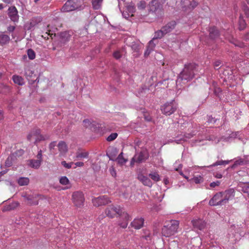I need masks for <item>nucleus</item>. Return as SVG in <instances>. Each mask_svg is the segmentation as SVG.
I'll use <instances>...</instances> for the list:
<instances>
[{"instance_id":"1","label":"nucleus","mask_w":249,"mask_h":249,"mask_svg":"<svg viewBox=\"0 0 249 249\" xmlns=\"http://www.w3.org/2000/svg\"><path fill=\"white\" fill-rule=\"evenodd\" d=\"M196 65L194 64L185 65L178 75L176 81L177 85L182 86L193 79L196 71Z\"/></svg>"},{"instance_id":"2","label":"nucleus","mask_w":249,"mask_h":249,"mask_svg":"<svg viewBox=\"0 0 249 249\" xmlns=\"http://www.w3.org/2000/svg\"><path fill=\"white\" fill-rule=\"evenodd\" d=\"M179 226V221L176 220H171L166 221L162 229V235L169 237L174 235L178 231Z\"/></svg>"},{"instance_id":"3","label":"nucleus","mask_w":249,"mask_h":249,"mask_svg":"<svg viewBox=\"0 0 249 249\" xmlns=\"http://www.w3.org/2000/svg\"><path fill=\"white\" fill-rule=\"evenodd\" d=\"M47 139H48V137L42 135L41 130L37 127L34 128L27 135L28 140L30 142L34 141L35 144Z\"/></svg>"},{"instance_id":"4","label":"nucleus","mask_w":249,"mask_h":249,"mask_svg":"<svg viewBox=\"0 0 249 249\" xmlns=\"http://www.w3.org/2000/svg\"><path fill=\"white\" fill-rule=\"evenodd\" d=\"M85 200L84 195L82 192L75 191L72 193L71 201L76 208H82L84 205Z\"/></svg>"},{"instance_id":"5","label":"nucleus","mask_w":249,"mask_h":249,"mask_svg":"<svg viewBox=\"0 0 249 249\" xmlns=\"http://www.w3.org/2000/svg\"><path fill=\"white\" fill-rule=\"evenodd\" d=\"M178 108V105L174 100L169 102H166L161 106V111L162 113L166 115L170 116L174 113Z\"/></svg>"},{"instance_id":"6","label":"nucleus","mask_w":249,"mask_h":249,"mask_svg":"<svg viewBox=\"0 0 249 249\" xmlns=\"http://www.w3.org/2000/svg\"><path fill=\"white\" fill-rule=\"evenodd\" d=\"M22 196L25 199L27 204L29 205H36L38 204L39 196L37 194H28L25 193Z\"/></svg>"},{"instance_id":"7","label":"nucleus","mask_w":249,"mask_h":249,"mask_svg":"<svg viewBox=\"0 0 249 249\" xmlns=\"http://www.w3.org/2000/svg\"><path fill=\"white\" fill-rule=\"evenodd\" d=\"M122 210L119 207H115L113 205H110L105 210L106 215L110 218L115 217L117 214L120 215L122 214Z\"/></svg>"},{"instance_id":"8","label":"nucleus","mask_w":249,"mask_h":249,"mask_svg":"<svg viewBox=\"0 0 249 249\" xmlns=\"http://www.w3.org/2000/svg\"><path fill=\"white\" fill-rule=\"evenodd\" d=\"M111 201L106 196L95 197L92 199V202L93 205L96 207L105 205L108 204Z\"/></svg>"},{"instance_id":"9","label":"nucleus","mask_w":249,"mask_h":249,"mask_svg":"<svg viewBox=\"0 0 249 249\" xmlns=\"http://www.w3.org/2000/svg\"><path fill=\"white\" fill-rule=\"evenodd\" d=\"M77 0H68L62 8V11L68 12L74 10L77 8Z\"/></svg>"},{"instance_id":"10","label":"nucleus","mask_w":249,"mask_h":249,"mask_svg":"<svg viewBox=\"0 0 249 249\" xmlns=\"http://www.w3.org/2000/svg\"><path fill=\"white\" fill-rule=\"evenodd\" d=\"M209 204L211 206H217L224 205L222 199V195L221 192L216 194L209 201Z\"/></svg>"},{"instance_id":"11","label":"nucleus","mask_w":249,"mask_h":249,"mask_svg":"<svg viewBox=\"0 0 249 249\" xmlns=\"http://www.w3.org/2000/svg\"><path fill=\"white\" fill-rule=\"evenodd\" d=\"M222 195V199L224 204L227 203L229 200L232 199L234 197V191L231 189L221 192Z\"/></svg>"},{"instance_id":"12","label":"nucleus","mask_w":249,"mask_h":249,"mask_svg":"<svg viewBox=\"0 0 249 249\" xmlns=\"http://www.w3.org/2000/svg\"><path fill=\"white\" fill-rule=\"evenodd\" d=\"M8 15L12 21L14 22H18L19 18L18 12L15 6H11L8 8Z\"/></svg>"},{"instance_id":"13","label":"nucleus","mask_w":249,"mask_h":249,"mask_svg":"<svg viewBox=\"0 0 249 249\" xmlns=\"http://www.w3.org/2000/svg\"><path fill=\"white\" fill-rule=\"evenodd\" d=\"M120 216L123 221H120L119 225L121 228L125 229L128 225V221L131 219L130 216L125 212H122Z\"/></svg>"},{"instance_id":"14","label":"nucleus","mask_w":249,"mask_h":249,"mask_svg":"<svg viewBox=\"0 0 249 249\" xmlns=\"http://www.w3.org/2000/svg\"><path fill=\"white\" fill-rule=\"evenodd\" d=\"M138 179L144 186L151 188L153 185L151 180L147 177L144 176L142 174L138 175Z\"/></svg>"},{"instance_id":"15","label":"nucleus","mask_w":249,"mask_h":249,"mask_svg":"<svg viewBox=\"0 0 249 249\" xmlns=\"http://www.w3.org/2000/svg\"><path fill=\"white\" fill-rule=\"evenodd\" d=\"M144 219L142 218H136L131 223V226L135 229H140L143 227Z\"/></svg>"},{"instance_id":"16","label":"nucleus","mask_w":249,"mask_h":249,"mask_svg":"<svg viewBox=\"0 0 249 249\" xmlns=\"http://www.w3.org/2000/svg\"><path fill=\"white\" fill-rule=\"evenodd\" d=\"M192 223L195 228H197L200 230L204 229L206 226L205 222L200 219L193 220L192 221Z\"/></svg>"},{"instance_id":"17","label":"nucleus","mask_w":249,"mask_h":249,"mask_svg":"<svg viewBox=\"0 0 249 249\" xmlns=\"http://www.w3.org/2000/svg\"><path fill=\"white\" fill-rule=\"evenodd\" d=\"M176 25V22L175 21H172L168 23L165 26L162 28L165 34L172 31Z\"/></svg>"},{"instance_id":"18","label":"nucleus","mask_w":249,"mask_h":249,"mask_svg":"<svg viewBox=\"0 0 249 249\" xmlns=\"http://www.w3.org/2000/svg\"><path fill=\"white\" fill-rule=\"evenodd\" d=\"M146 159L145 152H141L139 153L135 154L132 160L136 162H141Z\"/></svg>"},{"instance_id":"19","label":"nucleus","mask_w":249,"mask_h":249,"mask_svg":"<svg viewBox=\"0 0 249 249\" xmlns=\"http://www.w3.org/2000/svg\"><path fill=\"white\" fill-rule=\"evenodd\" d=\"M58 147L59 151L60 152V154L62 155H64L68 151V146L65 142L63 141H60L58 143Z\"/></svg>"},{"instance_id":"20","label":"nucleus","mask_w":249,"mask_h":249,"mask_svg":"<svg viewBox=\"0 0 249 249\" xmlns=\"http://www.w3.org/2000/svg\"><path fill=\"white\" fill-rule=\"evenodd\" d=\"M89 153L87 151H81L78 150L75 155L76 160H81L83 159H87L89 157Z\"/></svg>"},{"instance_id":"21","label":"nucleus","mask_w":249,"mask_h":249,"mask_svg":"<svg viewBox=\"0 0 249 249\" xmlns=\"http://www.w3.org/2000/svg\"><path fill=\"white\" fill-rule=\"evenodd\" d=\"M19 206V203L18 202H13L9 205L4 206L2 209V212H7L13 210Z\"/></svg>"},{"instance_id":"22","label":"nucleus","mask_w":249,"mask_h":249,"mask_svg":"<svg viewBox=\"0 0 249 249\" xmlns=\"http://www.w3.org/2000/svg\"><path fill=\"white\" fill-rule=\"evenodd\" d=\"M209 32L210 37L212 39H215L216 37H217L219 35L218 30L214 26L211 27L210 28Z\"/></svg>"},{"instance_id":"23","label":"nucleus","mask_w":249,"mask_h":249,"mask_svg":"<svg viewBox=\"0 0 249 249\" xmlns=\"http://www.w3.org/2000/svg\"><path fill=\"white\" fill-rule=\"evenodd\" d=\"M42 162L41 160H29V165L33 168L38 169Z\"/></svg>"},{"instance_id":"24","label":"nucleus","mask_w":249,"mask_h":249,"mask_svg":"<svg viewBox=\"0 0 249 249\" xmlns=\"http://www.w3.org/2000/svg\"><path fill=\"white\" fill-rule=\"evenodd\" d=\"M12 79L14 82L18 85L22 86L24 84V79L20 76L14 75L13 76Z\"/></svg>"},{"instance_id":"25","label":"nucleus","mask_w":249,"mask_h":249,"mask_svg":"<svg viewBox=\"0 0 249 249\" xmlns=\"http://www.w3.org/2000/svg\"><path fill=\"white\" fill-rule=\"evenodd\" d=\"M154 40L155 39L153 38L149 42L148 45L147 47L146 51L145 52V55H149L150 52L154 49L155 46V44L154 43Z\"/></svg>"},{"instance_id":"26","label":"nucleus","mask_w":249,"mask_h":249,"mask_svg":"<svg viewBox=\"0 0 249 249\" xmlns=\"http://www.w3.org/2000/svg\"><path fill=\"white\" fill-rule=\"evenodd\" d=\"M16 158V157L14 154L9 156L5 161V166L7 167H10L12 166Z\"/></svg>"},{"instance_id":"27","label":"nucleus","mask_w":249,"mask_h":249,"mask_svg":"<svg viewBox=\"0 0 249 249\" xmlns=\"http://www.w3.org/2000/svg\"><path fill=\"white\" fill-rule=\"evenodd\" d=\"M10 40L9 36L3 33L0 34V44H4L8 43Z\"/></svg>"},{"instance_id":"28","label":"nucleus","mask_w":249,"mask_h":249,"mask_svg":"<svg viewBox=\"0 0 249 249\" xmlns=\"http://www.w3.org/2000/svg\"><path fill=\"white\" fill-rule=\"evenodd\" d=\"M103 0H92V7L95 10L100 9Z\"/></svg>"},{"instance_id":"29","label":"nucleus","mask_w":249,"mask_h":249,"mask_svg":"<svg viewBox=\"0 0 249 249\" xmlns=\"http://www.w3.org/2000/svg\"><path fill=\"white\" fill-rule=\"evenodd\" d=\"M149 177L155 182H158L160 180V175L156 172L150 173Z\"/></svg>"},{"instance_id":"30","label":"nucleus","mask_w":249,"mask_h":249,"mask_svg":"<svg viewBox=\"0 0 249 249\" xmlns=\"http://www.w3.org/2000/svg\"><path fill=\"white\" fill-rule=\"evenodd\" d=\"M29 182V179L28 178L21 177L18 180V183L20 186L27 185Z\"/></svg>"},{"instance_id":"31","label":"nucleus","mask_w":249,"mask_h":249,"mask_svg":"<svg viewBox=\"0 0 249 249\" xmlns=\"http://www.w3.org/2000/svg\"><path fill=\"white\" fill-rule=\"evenodd\" d=\"M165 35V33L163 32L162 29L161 28V30H159L155 32V36L153 37V39L155 40L156 39L161 38Z\"/></svg>"},{"instance_id":"32","label":"nucleus","mask_w":249,"mask_h":249,"mask_svg":"<svg viewBox=\"0 0 249 249\" xmlns=\"http://www.w3.org/2000/svg\"><path fill=\"white\" fill-rule=\"evenodd\" d=\"M10 88L9 86L2 83H0V93H5L9 92Z\"/></svg>"},{"instance_id":"33","label":"nucleus","mask_w":249,"mask_h":249,"mask_svg":"<svg viewBox=\"0 0 249 249\" xmlns=\"http://www.w3.org/2000/svg\"><path fill=\"white\" fill-rule=\"evenodd\" d=\"M117 160L118 162L120 164H124L127 161V160L125 159L123 157V153L121 152L118 156Z\"/></svg>"},{"instance_id":"34","label":"nucleus","mask_w":249,"mask_h":249,"mask_svg":"<svg viewBox=\"0 0 249 249\" xmlns=\"http://www.w3.org/2000/svg\"><path fill=\"white\" fill-rule=\"evenodd\" d=\"M246 26V23L245 20L242 18L241 16L240 17L239 20V29L240 30H244Z\"/></svg>"},{"instance_id":"35","label":"nucleus","mask_w":249,"mask_h":249,"mask_svg":"<svg viewBox=\"0 0 249 249\" xmlns=\"http://www.w3.org/2000/svg\"><path fill=\"white\" fill-rule=\"evenodd\" d=\"M28 56L31 60H33L36 57V53L34 51L31 49H28L27 52Z\"/></svg>"},{"instance_id":"36","label":"nucleus","mask_w":249,"mask_h":249,"mask_svg":"<svg viewBox=\"0 0 249 249\" xmlns=\"http://www.w3.org/2000/svg\"><path fill=\"white\" fill-rule=\"evenodd\" d=\"M59 182L60 184L64 185H68L70 183L69 179L66 176L62 177L60 178Z\"/></svg>"},{"instance_id":"37","label":"nucleus","mask_w":249,"mask_h":249,"mask_svg":"<svg viewBox=\"0 0 249 249\" xmlns=\"http://www.w3.org/2000/svg\"><path fill=\"white\" fill-rule=\"evenodd\" d=\"M230 162L229 160H219L217 161L215 163H214L212 166H216L218 165H226L228 164Z\"/></svg>"},{"instance_id":"38","label":"nucleus","mask_w":249,"mask_h":249,"mask_svg":"<svg viewBox=\"0 0 249 249\" xmlns=\"http://www.w3.org/2000/svg\"><path fill=\"white\" fill-rule=\"evenodd\" d=\"M118 136V134L117 133H111L109 136H108L107 138V141L108 142H111L114 140Z\"/></svg>"},{"instance_id":"39","label":"nucleus","mask_w":249,"mask_h":249,"mask_svg":"<svg viewBox=\"0 0 249 249\" xmlns=\"http://www.w3.org/2000/svg\"><path fill=\"white\" fill-rule=\"evenodd\" d=\"M244 163V160L242 159H238L235 161L234 164L232 165V167H235L238 165H243Z\"/></svg>"},{"instance_id":"40","label":"nucleus","mask_w":249,"mask_h":249,"mask_svg":"<svg viewBox=\"0 0 249 249\" xmlns=\"http://www.w3.org/2000/svg\"><path fill=\"white\" fill-rule=\"evenodd\" d=\"M183 4H186L185 5H184V7H186L187 6H188L189 4L190 7H191L193 8H194L197 5L198 3L196 1L193 0L192 2L189 1L188 3L186 2V3H183Z\"/></svg>"},{"instance_id":"41","label":"nucleus","mask_w":249,"mask_h":249,"mask_svg":"<svg viewBox=\"0 0 249 249\" xmlns=\"http://www.w3.org/2000/svg\"><path fill=\"white\" fill-rule=\"evenodd\" d=\"M193 181L195 182L196 184L200 183L203 181V178L200 176L195 177L192 178Z\"/></svg>"},{"instance_id":"42","label":"nucleus","mask_w":249,"mask_h":249,"mask_svg":"<svg viewBox=\"0 0 249 249\" xmlns=\"http://www.w3.org/2000/svg\"><path fill=\"white\" fill-rule=\"evenodd\" d=\"M73 164L72 162L70 163H67L66 161H62L61 164L67 169H70L71 168V165Z\"/></svg>"},{"instance_id":"43","label":"nucleus","mask_w":249,"mask_h":249,"mask_svg":"<svg viewBox=\"0 0 249 249\" xmlns=\"http://www.w3.org/2000/svg\"><path fill=\"white\" fill-rule=\"evenodd\" d=\"M113 56L115 59H119L122 57V54L120 51H116L113 53Z\"/></svg>"},{"instance_id":"44","label":"nucleus","mask_w":249,"mask_h":249,"mask_svg":"<svg viewBox=\"0 0 249 249\" xmlns=\"http://www.w3.org/2000/svg\"><path fill=\"white\" fill-rule=\"evenodd\" d=\"M84 125L86 127L91 128V125L92 124L91 122L88 119L84 120L83 121Z\"/></svg>"},{"instance_id":"45","label":"nucleus","mask_w":249,"mask_h":249,"mask_svg":"<svg viewBox=\"0 0 249 249\" xmlns=\"http://www.w3.org/2000/svg\"><path fill=\"white\" fill-rule=\"evenodd\" d=\"M242 191L244 193H247L249 196V184H245L242 188Z\"/></svg>"},{"instance_id":"46","label":"nucleus","mask_w":249,"mask_h":249,"mask_svg":"<svg viewBox=\"0 0 249 249\" xmlns=\"http://www.w3.org/2000/svg\"><path fill=\"white\" fill-rule=\"evenodd\" d=\"M243 10L244 12V14L247 17H249V8L247 5H244L243 7Z\"/></svg>"},{"instance_id":"47","label":"nucleus","mask_w":249,"mask_h":249,"mask_svg":"<svg viewBox=\"0 0 249 249\" xmlns=\"http://www.w3.org/2000/svg\"><path fill=\"white\" fill-rule=\"evenodd\" d=\"M109 171L112 177L114 178L116 177V171L113 167H111L109 169Z\"/></svg>"},{"instance_id":"48","label":"nucleus","mask_w":249,"mask_h":249,"mask_svg":"<svg viewBox=\"0 0 249 249\" xmlns=\"http://www.w3.org/2000/svg\"><path fill=\"white\" fill-rule=\"evenodd\" d=\"M220 184V181L217 180L216 181L210 183V186L212 188H214L216 186H218Z\"/></svg>"},{"instance_id":"49","label":"nucleus","mask_w":249,"mask_h":249,"mask_svg":"<svg viewBox=\"0 0 249 249\" xmlns=\"http://www.w3.org/2000/svg\"><path fill=\"white\" fill-rule=\"evenodd\" d=\"M56 146V142H51L49 144V149L51 150Z\"/></svg>"},{"instance_id":"50","label":"nucleus","mask_w":249,"mask_h":249,"mask_svg":"<svg viewBox=\"0 0 249 249\" xmlns=\"http://www.w3.org/2000/svg\"><path fill=\"white\" fill-rule=\"evenodd\" d=\"M42 150H40V151L38 152V154L36 156L37 160H42Z\"/></svg>"},{"instance_id":"51","label":"nucleus","mask_w":249,"mask_h":249,"mask_svg":"<svg viewBox=\"0 0 249 249\" xmlns=\"http://www.w3.org/2000/svg\"><path fill=\"white\" fill-rule=\"evenodd\" d=\"M15 29V26H9V27H8L7 28V30L9 32H13Z\"/></svg>"},{"instance_id":"52","label":"nucleus","mask_w":249,"mask_h":249,"mask_svg":"<svg viewBox=\"0 0 249 249\" xmlns=\"http://www.w3.org/2000/svg\"><path fill=\"white\" fill-rule=\"evenodd\" d=\"M74 164L77 167H83L84 165V162L81 161L76 162Z\"/></svg>"},{"instance_id":"53","label":"nucleus","mask_w":249,"mask_h":249,"mask_svg":"<svg viewBox=\"0 0 249 249\" xmlns=\"http://www.w3.org/2000/svg\"><path fill=\"white\" fill-rule=\"evenodd\" d=\"M128 11L131 13V16H133V13L134 12V11H135V8L133 6H129L128 7Z\"/></svg>"},{"instance_id":"54","label":"nucleus","mask_w":249,"mask_h":249,"mask_svg":"<svg viewBox=\"0 0 249 249\" xmlns=\"http://www.w3.org/2000/svg\"><path fill=\"white\" fill-rule=\"evenodd\" d=\"M221 63L220 61H216L214 63V65L215 68L218 67L220 65Z\"/></svg>"},{"instance_id":"55","label":"nucleus","mask_w":249,"mask_h":249,"mask_svg":"<svg viewBox=\"0 0 249 249\" xmlns=\"http://www.w3.org/2000/svg\"><path fill=\"white\" fill-rule=\"evenodd\" d=\"M4 2L6 3H7V4H10L12 2V0H2Z\"/></svg>"},{"instance_id":"56","label":"nucleus","mask_w":249,"mask_h":249,"mask_svg":"<svg viewBox=\"0 0 249 249\" xmlns=\"http://www.w3.org/2000/svg\"><path fill=\"white\" fill-rule=\"evenodd\" d=\"M215 177L217 178H221L222 177V175L220 174H216Z\"/></svg>"},{"instance_id":"57","label":"nucleus","mask_w":249,"mask_h":249,"mask_svg":"<svg viewBox=\"0 0 249 249\" xmlns=\"http://www.w3.org/2000/svg\"><path fill=\"white\" fill-rule=\"evenodd\" d=\"M47 31L48 32V35H50L51 36H52L53 35V33H52V30L51 29H49L47 30Z\"/></svg>"},{"instance_id":"58","label":"nucleus","mask_w":249,"mask_h":249,"mask_svg":"<svg viewBox=\"0 0 249 249\" xmlns=\"http://www.w3.org/2000/svg\"><path fill=\"white\" fill-rule=\"evenodd\" d=\"M245 38L246 40H249V33L246 35Z\"/></svg>"},{"instance_id":"59","label":"nucleus","mask_w":249,"mask_h":249,"mask_svg":"<svg viewBox=\"0 0 249 249\" xmlns=\"http://www.w3.org/2000/svg\"><path fill=\"white\" fill-rule=\"evenodd\" d=\"M3 118V115L2 112L0 111V120H2Z\"/></svg>"},{"instance_id":"60","label":"nucleus","mask_w":249,"mask_h":249,"mask_svg":"<svg viewBox=\"0 0 249 249\" xmlns=\"http://www.w3.org/2000/svg\"><path fill=\"white\" fill-rule=\"evenodd\" d=\"M164 182L165 184H167L169 182H168V180L167 178L166 179H164Z\"/></svg>"},{"instance_id":"61","label":"nucleus","mask_w":249,"mask_h":249,"mask_svg":"<svg viewBox=\"0 0 249 249\" xmlns=\"http://www.w3.org/2000/svg\"><path fill=\"white\" fill-rule=\"evenodd\" d=\"M236 46H238L240 47H243V44L242 43H240V44H235Z\"/></svg>"},{"instance_id":"62","label":"nucleus","mask_w":249,"mask_h":249,"mask_svg":"<svg viewBox=\"0 0 249 249\" xmlns=\"http://www.w3.org/2000/svg\"><path fill=\"white\" fill-rule=\"evenodd\" d=\"M145 120H146L148 121H151V118L150 117H149V118H148V117H145Z\"/></svg>"},{"instance_id":"63","label":"nucleus","mask_w":249,"mask_h":249,"mask_svg":"<svg viewBox=\"0 0 249 249\" xmlns=\"http://www.w3.org/2000/svg\"><path fill=\"white\" fill-rule=\"evenodd\" d=\"M3 8V6L2 4L0 3V10H1Z\"/></svg>"},{"instance_id":"64","label":"nucleus","mask_w":249,"mask_h":249,"mask_svg":"<svg viewBox=\"0 0 249 249\" xmlns=\"http://www.w3.org/2000/svg\"><path fill=\"white\" fill-rule=\"evenodd\" d=\"M186 0H181V2L183 3H186Z\"/></svg>"}]
</instances>
